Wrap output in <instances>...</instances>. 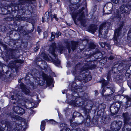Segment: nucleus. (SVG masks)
Masks as SVG:
<instances>
[{
    "instance_id": "nucleus-23",
    "label": "nucleus",
    "mask_w": 131,
    "mask_h": 131,
    "mask_svg": "<svg viewBox=\"0 0 131 131\" xmlns=\"http://www.w3.org/2000/svg\"><path fill=\"white\" fill-rule=\"evenodd\" d=\"M76 46L77 45L75 43H73L72 45L71 48L73 51H74V50L76 48Z\"/></svg>"
},
{
    "instance_id": "nucleus-19",
    "label": "nucleus",
    "mask_w": 131,
    "mask_h": 131,
    "mask_svg": "<svg viewBox=\"0 0 131 131\" xmlns=\"http://www.w3.org/2000/svg\"><path fill=\"white\" fill-rule=\"evenodd\" d=\"M46 123L45 121H42L41 122L40 127V129L41 130L43 131L45 129Z\"/></svg>"
},
{
    "instance_id": "nucleus-22",
    "label": "nucleus",
    "mask_w": 131,
    "mask_h": 131,
    "mask_svg": "<svg viewBox=\"0 0 131 131\" xmlns=\"http://www.w3.org/2000/svg\"><path fill=\"white\" fill-rule=\"evenodd\" d=\"M49 122L50 123L54 125L57 124L58 123L57 122L52 119L50 120Z\"/></svg>"
},
{
    "instance_id": "nucleus-17",
    "label": "nucleus",
    "mask_w": 131,
    "mask_h": 131,
    "mask_svg": "<svg viewBox=\"0 0 131 131\" xmlns=\"http://www.w3.org/2000/svg\"><path fill=\"white\" fill-rule=\"evenodd\" d=\"M24 110L21 108L19 107V110H18L17 114L20 115H21L24 114Z\"/></svg>"
},
{
    "instance_id": "nucleus-4",
    "label": "nucleus",
    "mask_w": 131,
    "mask_h": 131,
    "mask_svg": "<svg viewBox=\"0 0 131 131\" xmlns=\"http://www.w3.org/2000/svg\"><path fill=\"white\" fill-rule=\"evenodd\" d=\"M6 58L7 60L11 58H13L15 59L14 62L12 61H10L8 64L9 66L11 68L14 67L16 63H22L24 62L23 60L17 59L15 57L13 56L12 55V53H10L9 55H7L6 56Z\"/></svg>"
},
{
    "instance_id": "nucleus-51",
    "label": "nucleus",
    "mask_w": 131,
    "mask_h": 131,
    "mask_svg": "<svg viewBox=\"0 0 131 131\" xmlns=\"http://www.w3.org/2000/svg\"><path fill=\"white\" fill-rule=\"evenodd\" d=\"M21 81V80H18V82H20Z\"/></svg>"
},
{
    "instance_id": "nucleus-9",
    "label": "nucleus",
    "mask_w": 131,
    "mask_h": 131,
    "mask_svg": "<svg viewBox=\"0 0 131 131\" xmlns=\"http://www.w3.org/2000/svg\"><path fill=\"white\" fill-rule=\"evenodd\" d=\"M130 7L129 4L122 5L119 7L120 11L122 13H125L129 14L130 10Z\"/></svg>"
},
{
    "instance_id": "nucleus-2",
    "label": "nucleus",
    "mask_w": 131,
    "mask_h": 131,
    "mask_svg": "<svg viewBox=\"0 0 131 131\" xmlns=\"http://www.w3.org/2000/svg\"><path fill=\"white\" fill-rule=\"evenodd\" d=\"M55 47V46L54 45L50 47L49 49V52L52 56H53L54 58L51 57V56L49 55H47L45 54L43 56V58L45 60H48L50 59V58L56 64H59L60 63V62L58 60L57 56L54 53Z\"/></svg>"
},
{
    "instance_id": "nucleus-26",
    "label": "nucleus",
    "mask_w": 131,
    "mask_h": 131,
    "mask_svg": "<svg viewBox=\"0 0 131 131\" xmlns=\"http://www.w3.org/2000/svg\"><path fill=\"white\" fill-rule=\"evenodd\" d=\"M123 2H125L126 0H122ZM111 1L115 4H117L119 0H111Z\"/></svg>"
},
{
    "instance_id": "nucleus-5",
    "label": "nucleus",
    "mask_w": 131,
    "mask_h": 131,
    "mask_svg": "<svg viewBox=\"0 0 131 131\" xmlns=\"http://www.w3.org/2000/svg\"><path fill=\"white\" fill-rule=\"evenodd\" d=\"M106 24L105 23L100 26L99 30V35L100 37L103 38L105 37L108 33V27H106Z\"/></svg>"
},
{
    "instance_id": "nucleus-27",
    "label": "nucleus",
    "mask_w": 131,
    "mask_h": 131,
    "mask_svg": "<svg viewBox=\"0 0 131 131\" xmlns=\"http://www.w3.org/2000/svg\"><path fill=\"white\" fill-rule=\"evenodd\" d=\"M5 27L4 26L0 25V32L4 31Z\"/></svg>"
},
{
    "instance_id": "nucleus-41",
    "label": "nucleus",
    "mask_w": 131,
    "mask_h": 131,
    "mask_svg": "<svg viewBox=\"0 0 131 131\" xmlns=\"http://www.w3.org/2000/svg\"><path fill=\"white\" fill-rule=\"evenodd\" d=\"M5 130V129L3 128V127H1L0 128V131H4Z\"/></svg>"
},
{
    "instance_id": "nucleus-37",
    "label": "nucleus",
    "mask_w": 131,
    "mask_h": 131,
    "mask_svg": "<svg viewBox=\"0 0 131 131\" xmlns=\"http://www.w3.org/2000/svg\"><path fill=\"white\" fill-rule=\"evenodd\" d=\"M73 8H74V7H75V8H74V9H77L78 8V7L77 5H76L75 4H74L73 5Z\"/></svg>"
},
{
    "instance_id": "nucleus-10",
    "label": "nucleus",
    "mask_w": 131,
    "mask_h": 131,
    "mask_svg": "<svg viewBox=\"0 0 131 131\" xmlns=\"http://www.w3.org/2000/svg\"><path fill=\"white\" fill-rule=\"evenodd\" d=\"M43 77L44 79L46 80L48 85L49 86L51 85L52 81V80L51 78L48 77L46 74H45Z\"/></svg>"
},
{
    "instance_id": "nucleus-8",
    "label": "nucleus",
    "mask_w": 131,
    "mask_h": 131,
    "mask_svg": "<svg viewBox=\"0 0 131 131\" xmlns=\"http://www.w3.org/2000/svg\"><path fill=\"white\" fill-rule=\"evenodd\" d=\"M120 104L118 103H116L112 104L110 107V111L113 115L116 114L118 111L120 107Z\"/></svg>"
},
{
    "instance_id": "nucleus-24",
    "label": "nucleus",
    "mask_w": 131,
    "mask_h": 131,
    "mask_svg": "<svg viewBox=\"0 0 131 131\" xmlns=\"http://www.w3.org/2000/svg\"><path fill=\"white\" fill-rule=\"evenodd\" d=\"M121 66H123L122 68L121 69L122 70H125V69L127 68L126 67H125V68L124 67V66H125V64H120V65H119L118 66V69L120 68V67H121Z\"/></svg>"
},
{
    "instance_id": "nucleus-31",
    "label": "nucleus",
    "mask_w": 131,
    "mask_h": 131,
    "mask_svg": "<svg viewBox=\"0 0 131 131\" xmlns=\"http://www.w3.org/2000/svg\"><path fill=\"white\" fill-rule=\"evenodd\" d=\"M87 120H88L89 121V122H88V123H87H87H86V122L85 123V124L86 125V126H89L90 125V120H89V119H87Z\"/></svg>"
},
{
    "instance_id": "nucleus-28",
    "label": "nucleus",
    "mask_w": 131,
    "mask_h": 131,
    "mask_svg": "<svg viewBox=\"0 0 131 131\" xmlns=\"http://www.w3.org/2000/svg\"><path fill=\"white\" fill-rule=\"evenodd\" d=\"M55 35V33L54 32H52L51 33V39L52 40L54 38Z\"/></svg>"
},
{
    "instance_id": "nucleus-18",
    "label": "nucleus",
    "mask_w": 131,
    "mask_h": 131,
    "mask_svg": "<svg viewBox=\"0 0 131 131\" xmlns=\"http://www.w3.org/2000/svg\"><path fill=\"white\" fill-rule=\"evenodd\" d=\"M49 13L48 12H47L44 15V18L46 21L47 22L48 21L49 17Z\"/></svg>"
},
{
    "instance_id": "nucleus-20",
    "label": "nucleus",
    "mask_w": 131,
    "mask_h": 131,
    "mask_svg": "<svg viewBox=\"0 0 131 131\" xmlns=\"http://www.w3.org/2000/svg\"><path fill=\"white\" fill-rule=\"evenodd\" d=\"M100 82L102 83V86L103 87L107 85L108 83L107 82H105V80L104 79H102L100 81Z\"/></svg>"
},
{
    "instance_id": "nucleus-46",
    "label": "nucleus",
    "mask_w": 131,
    "mask_h": 131,
    "mask_svg": "<svg viewBox=\"0 0 131 131\" xmlns=\"http://www.w3.org/2000/svg\"><path fill=\"white\" fill-rule=\"evenodd\" d=\"M128 4L130 6H131V0L129 2Z\"/></svg>"
},
{
    "instance_id": "nucleus-49",
    "label": "nucleus",
    "mask_w": 131,
    "mask_h": 131,
    "mask_svg": "<svg viewBox=\"0 0 131 131\" xmlns=\"http://www.w3.org/2000/svg\"><path fill=\"white\" fill-rule=\"evenodd\" d=\"M110 5L112 7L111 8V9H110V10H111L112 9V8L113 7V5L112 4H110Z\"/></svg>"
},
{
    "instance_id": "nucleus-15",
    "label": "nucleus",
    "mask_w": 131,
    "mask_h": 131,
    "mask_svg": "<svg viewBox=\"0 0 131 131\" xmlns=\"http://www.w3.org/2000/svg\"><path fill=\"white\" fill-rule=\"evenodd\" d=\"M82 74L83 76V79L86 81H90L91 79L92 78L90 75H89L86 76L85 75L84 73H82Z\"/></svg>"
},
{
    "instance_id": "nucleus-45",
    "label": "nucleus",
    "mask_w": 131,
    "mask_h": 131,
    "mask_svg": "<svg viewBox=\"0 0 131 131\" xmlns=\"http://www.w3.org/2000/svg\"><path fill=\"white\" fill-rule=\"evenodd\" d=\"M101 53L100 52L99 53L98 52H95V54H97V55L101 54Z\"/></svg>"
},
{
    "instance_id": "nucleus-57",
    "label": "nucleus",
    "mask_w": 131,
    "mask_h": 131,
    "mask_svg": "<svg viewBox=\"0 0 131 131\" xmlns=\"http://www.w3.org/2000/svg\"><path fill=\"white\" fill-rule=\"evenodd\" d=\"M95 92H97V91H95Z\"/></svg>"
},
{
    "instance_id": "nucleus-48",
    "label": "nucleus",
    "mask_w": 131,
    "mask_h": 131,
    "mask_svg": "<svg viewBox=\"0 0 131 131\" xmlns=\"http://www.w3.org/2000/svg\"><path fill=\"white\" fill-rule=\"evenodd\" d=\"M106 115H104L103 116V119L104 118H106Z\"/></svg>"
},
{
    "instance_id": "nucleus-21",
    "label": "nucleus",
    "mask_w": 131,
    "mask_h": 131,
    "mask_svg": "<svg viewBox=\"0 0 131 131\" xmlns=\"http://www.w3.org/2000/svg\"><path fill=\"white\" fill-rule=\"evenodd\" d=\"M79 124L76 122H71L70 124L71 126L73 128L77 126Z\"/></svg>"
},
{
    "instance_id": "nucleus-16",
    "label": "nucleus",
    "mask_w": 131,
    "mask_h": 131,
    "mask_svg": "<svg viewBox=\"0 0 131 131\" xmlns=\"http://www.w3.org/2000/svg\"><path fill=\"white\" fill-rule=\"evenodd\" d=\"M95 68V66H93V67H92L90 66L89 65H85L82 68V69L81 70H82V71H83L87 70L88 69H92Z\"/></svg>"
},
{
    "instance_id": "nucleus-40",
    "label": "nucleus",
    "mask_w": 131,
    "mask_h": 131,
    "mask_svg": "<svg viewBox=\"0 0 131 131\" xmlns=\"http://www.w3.org/2000/svg\"><path fill=\"white\" fill-rule=\"evenodd\" d=\"M114 57L112 56H111L108 58V59L112 60L114 59Z\"/></svg>"
},
{
    "instance_id": "nucleus-39",
    "label": "nucleus",
    "mask_w": 131,
    "mask_h": 131,
    "mask_svg": "<svg viewBox=\"0 0 131 131\" xmlns=\"http://www.w3.org/2000/svg\"><path fill=\"white\" fill-rule=\"evenodd\" d=\"M11 99L12 100H14V99H15V100H16L17 99L16 97H14V95H12L11 96Z\"/></svg>"
},
{
    "instance_id": "nucleus-52",
    "label": "nucleus",
    "mask_w": 131,
    "mask_h": 131,
    "mask_svg": "<svg viewBox=\"0 0 131 131\" xmlns=\"http://www.w3.org/2000/svg\"><path fill=\"white\" fill-rule=\"evenodd\" d=\"M129 69H130H130H131V66H129Z\"/></svg>"
},
{
    "instance_id": "nucleus-13",
    "label": "nucleus",
    "mask_w": 131,
    "mask_h": 131,
    "mask_svg": "<svg viewBox=\"0 0 131 131\" xmlns=\"http://www.w3.org/2000/svg\"><path fill=\"white\" fill-rule=\"evenodd\" d=\"M20 86L22 91L26 94L28 93L29 92V90H27L25 87L23 83H21Z\"/></svg>"
},
{
    "instance_id": "nucleus-14",
    "label": "nucleus",
    "mask_w": 131,
    "mask_h": 131,
    "mask_svg": "<svg viewBox=\"0 0 131 131\" xmlns=\"http://www.w3.org/2000/svg\"><path fill=\"white\" fill-rule=\"evenodd\" d=\"M97 29V27L95 25H93L89 29V31L92 33L93 34L96 31Z\"/></svg>"
},
{
    "instance_id": "nucleus-6",
    "label": "nucleus",
    "mask_w": 131,
    "mask_h": 131,
    "mask_svg": "<svg viewBox=\"0 0 131 131\" xmlns=\"http://www.w3.org/2000/svg\"><path fill=\"white\" fill-rule=\"evenodd\" d=\"M123 116L124 118V121L125 125L124 129L125 130V128H127L126 127H127V125L128 129V130L127 131H130L131 129V123H129V122L130 119L128 116V113H124L123 114ZM124 131H125V130Z\"/></svg>"
},
{
    "instance_id": "nucleus-38",
    "label": "nucleus",
    "mask_w": 131,
    "mask_h": 131,
    "mask_svg": "<svg viewBox=\"0 0 131 131\" xmlns=\"http://www.w3.org/2000/svg\"><path fill=\"white\" fill-rule=\"evenodd\" d=\"M39 49V47L38 46H37L36 48H35L34 49V50L35 51H36L38 49Z\"/></svg>"
},
{
    "instance_id": "nucleus-44",
    "label": "nucleus",
    "mask_w": 131,
    "mask_h": 131,
    "mask_svg": "<svg viewBox=\"0 0 131 131\" xmlns=\"http://www.w3.org/2000/svg\"><path fill=\"white\" fill-rule=\"evenodd\" d=\"M53 17L55 18V19H56V20H58V19H57V16H56V15H55V14L54 15H53Z\"/></svg>"
},
{
    "instance_id": "nucleus-29",
    "label": "nucleus",
    "mask_w": 131,
    "mask_h": 131,
    "mask_svg": "<svg viewBox=\"0 0 131 131\" xmlns=\"http://www.w3.org/2000/svg\"><path fill=\"white\" fill-rule=\"evenodd\" d=\"M99 44L102 48L104 47L105 46V43L100 42Z\"/></svg>"
},
{
    "instance_id": "nucleus-35",
    "label": "nucleus",
    "mask_w": 131,
    "mask_h": 131,
    "mask_svg": "<svg viewBox=\"0 0 131 131\" xmlns=\"http://www.w3.org/2000/svg\"><path fill=\"white\" fill-rule=\"evenodd\" d=\"M61 33L59 32H57L56 37L58 38L59 37V36L60 35Z\"/></svg>"
},
{
    "instance_id": "nucleus-34",
    "label": "nucleus",
    "mask_w": 131,
    "mask_h": 131,
    "mask_svg": "<svg viewBox=\"0 0 131 131\" xmlns=\"http://www.w3.org/2000/svg\"><path fill=\"white\" fill-rule=\"evenodd\" d=\"M106 88H108H108H109V87H107ZM109 89H110V91H111V92H110V93H111V94H113V93H114V90H112L111 89V88H109Z\"/></svg>"
},
{
    "instance_id": "nucleus-36",
    "label": "nucleus",
    "mask_w": 131,
    "mask_h": 131,
    "mask_svg": "<svg viewBox=\"0 0 131 131\" xmlns=\"http://www.w3.org/2000/svg\"><path fill=\"white\" fill-rule=\"evenodd\" d=\"M114 40L115 43H118L117 39L116 37L115 36L114 37Z\"/></svg>"
},
{
    "instance_id": "nucleus-56",
    "label": "nucleus",
    "mask_w": 131,
    "mask_h": 131,
    "mask_svg": "<svg viewBox=\"0 0 131 131\" xmlns=\"http://www.w3.org/2000/svg\"><path fill=\"white\" fill-rule=\"evenodd\" d=\"M113 70H114V69H113L112 70V71H113Z\"/></svg>"
},
{
    "instance_id": "nucleus-3",
    "label": "nucleus",
    "mask_w": 131,
    "mask_h": 131,
    "mask_svg": "<svg viewBox=\"0 0 131 131\" xmlns=\"http://www.w3.org/2000/svg\"><path fill=\"white\" fill-rule=\"evenodd\" d=\"M84 8V7H82L79 11H78L77 13H71L74 22H75L76 18H77L78 20L80 21L81 22H82V21L83 20L84 16L83 15V13L82 12V11Z\"/></svg>"
},
{
    "instance_id": "nucleus-33",
    "label": "nucleus",
    "mask_w": 131,
    "mask_h": 131,
    "mask_svg": "<svg viewBox=\"0 0 131 131\" xmlns=\"http://www.w3.org/2000/svg\"><path fill=\"white\" fill-rule=\"evenodd\" d=\"M106 89V88H103V89L102 90V95L103 96H104V92H105V91H106V89Z\"/></svg>"
},
{
    "instance_id": "nucleus-12",
    "label": "nucleus",
    "mask_w": 131,
    "mask_h": 131,
    "mask_svg": "<svg viewBox=\"0 0 131 131\" xmlns=\"http://www.w3.org/2000/svg\"><path fill=\"white\" fill-rule=\"evenodd\" d=\"M123 26V25H122L117 29L116 30L115 32V35H116L117 34V36L118 37L121 34V30Z\"/></svg>"
},
{
    "instance_id": "nucleus-53",
    "label": "nucleus",
    "mask_w": 131,
    "mask_h": 131,
    "mask_svg": "<svg viewBox=\"0 0 131 131\" xmlns=\"http://www.w3.org/2000/svg\"><path fill=\"white\" fill-rule=\"evenodd\" d=\"M45 33L46 34V32H44V34H45Z\"/></svg>"
},
{
    "instance_id": "nucleus-7",
    "label": "nucleus",
    "mask_w": 131,
    "mask_h": 131,
    "mask_svg": "<svg viewBox=\"0 0 131 131\" xmlns=\"http://www.w3.org/2000/svg\"><path fill=\"white\" fill-rule=\"evenodd\" d=\"M122 124V121H114L111 124L110 127L113 130H119L121 128Z\"/></svg>"
},
{
    "instance_id": "nucleus-43",
    "label": "nucleus",
    "mask_w": 131,
    "mask_h": 131,
    "mask_svg": "<svg viewBox=\"0 0 131 131\" xmlns=\"http://www.w3.org/2000/svg\"><path fill=\"white\" fill-rule=\"evenodd\" d=\"M105 45L108 48V49H109L110 48V45L108 44H106Z\"/></svg>"
},
{
    "instance_id": "nucleus-30",
    "label": "nucleus",
    "mask_w": 131,
    "mask_h": 131,
    "mask_svg": "<svg viewBox=\"0 0 131 131\" xmlns=\"http://www.w3.org/2000/svg\"><path fill=\"white\" fill-rule=\"evenodd\" d=\"M116 17L118 18L119 20L121 19L122 17L121 14L119 13H118V14H117L116 15Z\"/></svg>"
},
{
    "instance_id": "nucleus-32",
    "label": "nucleus",
    "mask_w": 131,
    "mask_h": 131,
    "mask_svg": "<svg viewBox=\"0 0 131 131\" xmlns=\"http://www.w3.org/2000/svg\"><path fill=\"white\" fill-rule=\"evenodd\" d=\"M74 115L75 116H75H78L79 115H80V114L78 112H74L73 113Z\"/></svg>"
},
{
    "instance_id": "nucleus-1",
    "label": "nucleus",
    "mask_w": 131,
    "mask_h": 131,
    "mask_svg": "<svg viewBox=\"0 0 131 131\" xmlns=\"http://www.w3.org/2000/svg\"><path fill=\"white\" fill-rule=\"evenodd\" d=\"M74 92L73 93V96L75 97H78L76 94L78 95L79 97H77L75 99L74 101H71V103L72 105L74 106H79L81 105V101L82 99L84 97L86 98V97L87 94L83 92L82 91V89L81 88H78L77 87L74 88Z\"/></svg>"
},
{
    "instance_id": "nucleus-61",
    "label": "nucleus",
    "mask_w": 131,
    "mask_h": 131,
    "mask_svg": "<svg viewBox=\"0 0 131 131\" xmlns=\"http://www.w3.org/2000/svg\"><path fill=\"white\" fill-rule=\"evenodd\" d=\"M42 22H43V20Z\"/></svg>"
},
{
    "instance_id": "nucleus-55",
    "label": "nucleus",
    "mask_w": 131,
    "mask_h": 131,
    "mask_svg": "<svg viewBox=\"0 0 131 131\" xmlns=\"http://www.w3.org/2000/svg\"><path fill=\"white\" fill-rule=\"evenodd\" d=\"M118 44H119V42L118 41Z\"/></svg>"
},
{
    "instance_id": "nucleus-42",
    "label": "nucleus",
    "mask_w": 131,
    "mask_h": 131,
    "mask_svg": "<svg viewBox=\"0 0 131 131\" xmlns=\"http://www.w3.org/2000/svg\"><path fill=\"white\" fill-rule=\"evenodd\" d=\"M15 117L16 118L18 119H20L21 118V117H20L18 116H16Z\"/></svg>"
},
{
    "instance_id": "nucleus-47",
    "label": "nucleus",
    "mask_w": 131,
    "mask_h": 131,
    "mask_svg": "<svg viewBox=\"0 0 131 131\" xmlns=\"http://www.w3.org/2000/svg\"><path fill=\"white\" fill-rule=\"evenodd\" d=\"M63 48L61 47L60 49V52L61 53V51H62L63 50V49H62Z\"/></svg>"
},
{
    "instance_id": "nucleus-50",
    "label": "nucleus",
    "mask_w": 131,
    "mask_h": 131,
    "mask_svg": "<svg viewBox=\"0 0 131 131\" xmlns=\"http://www.w3.org/2000/svg\"><path fill=\"white\" fill-rule=\"evenodd\" d=\"M105 105L104 104H103V111H104V110L105 108Z\"/></svg>"
},
{
    "instance_id": "nucleus-58",
    "label": "nucleus",
    "mask_w": 131,
    "mask_h": 131,
    "mask_svg": "<svg viewBox=\"0 0 131 131\" xmlns=\"http://www.w3.org/2000/svg\"><path fill=\"white\" fill-rule=\"evenodd\" d=\"M78 5V4L76 5ZM78 5H79V4H78Z\"/></svg>"
},
{
    "instance_id": "nucleus-60",
    "label": "nucleus",
    "mask_w": 131,
    "mask_h": 131,
    "mask_svg": "<svg viewBox=\"0 0 131 131\" xmlns=\"http://www.w3.org/2000/svg\"><path fill=\"white\" fill-rule=\"evenodd\" d=\"M116 72V71H114V72Z\"/></svg>"
},
{
    "instance_id": "nucleus-25",
    "label": "nucleus",
    "mask_w": 131,
    "mask_h": 131,
    "mask_svg": "<svg viewBox=\"0 0 131 131\" xmlns=\"http://www.w3.org/2000/svg\"><path fill=\"white\" fill-rule=\"evenodd\" d=\"M19 107L18 106H14L13 107L14 111L17 113V112L18 110H19Z\"/></svg>"
},
{
    "instance_id": "nucleus-59",
    "label": "nucleus",
    "mask_w": 131,
    "mask_h": 131,
    "mask_svg": "<svg viewBox=\"0 0 131 131\" xmlns=\"http://www.w3.org/2000/svg\"><path fill=\"white\" fill-rule=\"evenodd\" d=\"M116 70H117V68H116Z\"/></svg>"
},
{
    "instance_id": "nucleus-11",
    "label": "nucleus",
    "mask_w": 131,
    "mask_h": 131,
    "mask_svg": "<svg viewBox=\"0 0 131 131\" xmlns=\"http://www.w3.org/2000/svg\"><path fill=\"white\" fill-rule=\"evenodd\" d=\"M60 127L62 129L60 131H71L70 129L67 127V124L62 123L60 124Z\"/></svg>"
},
{
    "instance_id": "nucleus-54",
    "label": "nucleus",
    "mask_w": 131,
    "mask_h": 131,
    "mask_svg": "<svg viewBox=\"0 0 131 131\" xmlns=\"http://www.w3.org/2000/svg\"><path fill=\"white\" fill-rule=\"evenodd\" d=\"M40 32H41V31L40 30H39Z\"/></svg>"
}]
</instances>
